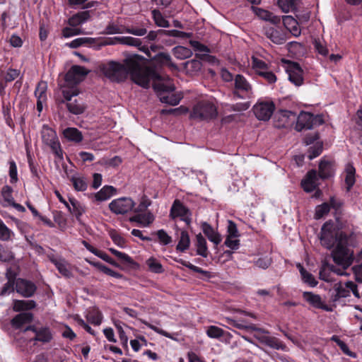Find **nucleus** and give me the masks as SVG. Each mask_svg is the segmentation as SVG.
Listing matches in <instances>:
<instances>
[{
	"label": "nucleus",
	"instance_id": "53",
	"mask_svg": "<svg viewBox=\"0 0 362 362\" xmlns=\"http://www.w3.org/2000/svg\"><path fill=\"white\" fill-rule=\"evenodd\" d=\"M330 211V206L327 202L317 205L315 208L314 217L315 219H320L328 214Z\"/></svg>",
	"mask_w": 362,
	"mask_h": 362
},
{
	"label": "nucleus",
	"instance_id": "40",
	"mask_svg": "<svg viewBox=\"0 0 362 362\" xmlns=\"http://www.w3.org/2000/svg\"><path fill=\"white\" fill-rule=\"evenodd\" d=\"M335 293L332 295L331 299L333 302L338 301L341 298L349 296V290L346 286H343L341 284H335Z\"/></svg>",
	"mask_w": 362,
	"mask_h": 362
},
{
	"label": "nucleus",
	"instance_id": "25",
	"mask_svg": "<svg viewBox=\"0 0 362 362\" xmlns=\"http://www.w3.org/2000/svg\"><path fill=\"white\" fill-rule=\"evenodd\" d=\"M33 320V315L31 313L23 312L16 315L11 323L15 329H21L23 325L30 323Z\"/></svg>",
	"mask_w": 362,
	"mask_h": 362
},
{
	"label": "nucleus",
	"instance_id": "18",
	"mask_svg": "<svg viewBox=\"0 0 362 362\" xmlns=\"http://www.w3.org/2000/svg\"><path fill=\"white\" fill-rule=\"evenodd\" d=\"M63 137L68 141L74 144H79L83 140L82 132L76 127H66L62 132Z\"/></svg>",
	"mask_w": 362,
	"mask_h": 362
},
{
	"label": "nucleus",
	"instance_id": "37",
	"mask_svg": "<svg viewBox=\"0 0 362 362\" xmlns=\"http://www.w3.org/2000/svg\"><path fill=\"white\" fill-rule=\"evenodd\" d=\"M127 28L123 25L115 23V22H110L105 30L101 33L103 35H114L126 33Z\"/></svg>",
	"mask_w": 362,
	"mask_h": 362
},
{
	"label": "nucleus",
	"instance_id": "38",
	"mask_svg": "<svg viewBox=\"0 0 362 362\" xmlns=\"http://www.w3.org/2000/svg\"><path fill=\"white\" fill-rule=\"evenodd\" d=\"M90 13L88 11H81L74 15L69 19V23L71 26L81 25L88 20Z\"/></svg>",
	"mask_w": 362,
	"mask_h": 362
},
{
	"label": "nucleus",
	"instance_id": "26",
	"mask_svg": "<svg viewBox=\"0 0 362 362\" xmlns=\"http://www.w3.org/2000/svg\"><path fill=\"white\" fill-rule=\"evenodd\" d=\"M66 207L80 221L81 216L85 212L84 206L75 198H69V203H66Z\"/></svg>",
	"mask_w": 362,
	"mask_h": 362
},
{
	"label": "nucleus",
	"instance_id": "3",
	"mask_svg": "<svg viewBox=\"0 0 362 362\" xmlns=\"http://www.w3.org/2000/svg\"><path fill=\"white\" fill-rule=\"evenodd\" d=\"M355 241V234L349 236L344 241L340 240L339 243L336 245V247L333 250L332 253L334 263L341 266L344 269H346L352 264V254L350 253L348 246L354 245Z\"/></svg>",
	"mask_w": 362,
	"mask_h": 362
},
{
	"label": "nucleus",
	"instance_id": "12",
	"mask_svg": "<svg viewBox=\"0 0 362 362\" xmlns=\"http://www.w3.org/2000/svg\"><path fill=\"white\" fill-rule=\"evenodd\" d=\"M16 291L24 298L34 296L37 291L36 285L31 281L18 278L16 279Z\"/></svg>",
	"mask_w": 362,
	"mask_h": 362
},
{
	"label": "nucleus",
	"instance_id": "5",
	"mask_svg": "<svg viewBox=\"0 0 362 362\" xmlns=\"http://www.w3.org/2000/svg\"><path fill=\"white\" fill-rule=\"evenodd\" d=\"M153 88L157 92L160 101L163 103L175 106L180 103L182 99V97L179 95L173 93L175 90L174 85L158 82L154 83Z\"/></svg>",
	"mask_w": 362,
	"mask_h": 362
},
{
	"label": "nucleus",
	"instance_id": "9",
	"mask_svg": "<svg viewBox=\"0 0 362 362\" xmlns=\"http://www.w3.org/2000/svg\"><path fill=\"white\" fill-rule=\"evenodd\" d=\"M252 93V86L241 74H237L234 78V90L233 94L235 97L240 99L245 98Z\"/></svg>",
	"mask_w": 362,
	"mask_h": 362
},
{
	"label": "nucleus",
	"instance_id": "7",
	"mask_svg": "<svg viewBox=\"0 0 362 362\" xmlns=\"http://www.w3.org/2000/svg\"><path fill=\"white\" fill-rule=\"evenodd\" d=\"M135 206L136 202L130 197H121L112 200L108 204V209L117 216H125L133 213Z\"/></svg>",
	"mask_w": 362,
	"mask_h": 362
},
{
	"label": "nucleus",
	"instance_id": "52",
	"mask_svg": "<svg viewBox=\"0 0 362 362\" xmlns=\"http://www.w3.org/2000/svg\"><path fill=\"white\" fill-rule=\"evenodd\" d=\"M109 235L113 243L119 247L124 248L127 246L126 240L115 230H111Z\"/></svg>",
	"mask_w": 362,
	"mask_h": 362
},
{
	"label": "nucleus",
	"instance_id": "14",
	"mask_svg": "<svg viewBox=\"0 0 362 362\" xmlns=\"http://www.w3.org/2000/svg\"><path fill=\"white\" fill-rule=\"evenodd\" d=\"M318 168L319 177L322 180H327L334 176L336 163L334 160H328L324 157L320 160Z\"/></svg>",
	"mask_w": 362,
	"mask_h": 362
},
{
	"label": "nucleus",
	"instance_id": "2",
	"mask_svg": "<svg viewBox=\"0 0 362 362\" xmlns=\"http://www.w3.org/2000/svg\"><path fill=\"white\" fill-rule=\"evenodd\" d=\"M354 234V232L347 233L340 230L337 228L334 222L329 220L322 225L320 239L322 245L329 250L335 245H337L339 243L341 240V241H344Z\"/></svg>",
	"mask_w": 362,
	"mask_h": 362
},
{
	"label": "nucleus",
	"instance_id": "13",
	"mask_svg": "<svg viewBox=\"0 0 362 362\" xmlns=\"http://www.w3.org/2000/svg\"><path fill=\"white\" fill-rule=\"evenodd\" d=\"M146 54L151 59L152 65L155 68H161L166 66L175 69H177V65L172 62L171 57L168 53L159 52L152 57L148 49Z\"/></svg>",
	"mask_w": 362,
	"mask_h": 362
},
{
	"label": "nucleus",
	"instance_id": "61",
	"mask_svg": "<svg viewBox=\"0 0 362 362\" xmlns=\"http://www.w3.org/2000/svg\"><path fill=\"white\" fill-rule=\"evenodd\" d=\"M257 74L264 78L270 84L274 83L277 79L276 75L271 71H258Z\"/></svg>",
	"mask_w": 362,
	"mask_h": 362
},
{
	"label": "nucleus",
	"instance_id": "51",
	"mask_svg": "<svg viewBox=\"0 0 362 362\" xmlns=\"http://www.w3.org/2000/svg\"><path fill=\"white\" fill-rule=\"evenodd\" d=\"M146 264L151 272L161 274L164 272L162 264L155 258L151 257L146 261Z\"/></svg>",
	"mask_w": 362,
	"mask_h": 362
},
{
	"label": "nucleus",
	"instance_id": "62",
	"mask_svg": "<svg viewBox=\"0 0 362 362\" xmlns=\"http://www.w3.org/2000/svg\"><path fill=\"white\" fill-rule=\"evenodd\" d=\"M70 69L78 78H81V81L89 72L85 67L80 65H73Z\"/></svg>",
	"mask_w": 362,
	"mask_h": 362
},
{
	"label": "nucleus",
	"instance_id": "1",
	"mask_svg": "<svg viewBox=\"0 0 362 362\" xmlns=\"http://www.w3.org/2000/svg\"><path fill=\"white\" fill-rule=\"evenodd\" d=\"M104 73L109 78L117 82L124 81L129 74L135 83L144 88L149 87L151 80H163L155 68L148 66L147 59L137 54L128 55L123 64L110 62L104 68Z\"/></svg>",
	"mask_w": 362,
	"mask_h": 362
},
{
	"label": "nucleus",
	"instance_id": "11",
	"mask_svg": "<svg viewBox=\"0 0 362 362\" xmlns=\"http://www.w3.org/2000/svg\"><path fill=\"white\" fill-rule=\"evenodd\" d=\"M275 110V105L272 101L257 103L253 107V112L259 120L268 121Z\"/></svg>",
	"mask_w": 362,
	"mask_h": 362
},
{
	"label": "nucleus",
	"instance_id": "45",
	"mask_svg": "<svg viewBox=\"0 0 362 362\" xmlns=\"http://www.w3.org/2000/svg\"><path fill=\"white\" fill-rule=\"evenodd\" d=\"M152 18L155 21V23L158 27L169 28L170 23L167 21L162 15L160 11L158 9H153L151 11Z\"/></svg>",
	"mask_w": 362,
	"mask_h": 362
},
{
	"label": "nucleus",
	"instance_id": "15",
	"mask_svg": "<svg viewBox=\"0 0 362 362\" xmlns=\"http://www.w3.org/2000/svg\"><path fill=\"white\" fill-rule=\"evenodd\" d=\"M303 298L311 306L317 309H321L327 312H332V308L325 304L320 295L315 294L310 291H304L303 293Z\"/></svg>",
	"mask_w": 362,
	"mask_h": 362
},
{
	"label": "nucleus",
	"instance_id": "19",
	"mask_svg": "<svg viewBox=\"0 0 362 362\" xmlns=\"http://www.w3.org/2000/svg\"><path fill=\"white\" fill-rule=\"evenodd\" d=\"M66 103V106L67 110L71 114L78 115L83 114L86 110V106L78 101L77 99H75L74 101H72V98L70 100H66L63 97L62 99L57 98L56 100V103L57 105Z\"/></svg>",
	"mask_w": 362,
	"mask_h": 362
},
{
	"label": "nucleus",
	"instance_id": "21",
	"mask_svg": "<svg viewBox=\"0 0 362 362\" xmlns=\"http://www.w3.org/2000/svg\"><path fill=\"white\" fill-rule=\"evenodd\" d=\"M82 244L89 252L94 254L95 256L100 257L103 260L105 261L106 262L110 264L111 265L115 267H120L119 264L105 252L94 247L86 240H82Z\"/></svg>",
	"mask_w": 362,
	"mask_h": 362
},
{
	"label": "nucleus",
	"instance_id": "34",
	"mask_svg": "<svg viewBox=\"0 0 362 362\" xmlns=\"http://www.w3.org/2000/svg\"><path fill=\"white\" fill-rule=\"evenodd\" d=\"M197 254L203 257H207L209 252L206 239L201 233L196 235Z\"/></svg>",
	"mask_w": 362,
	"mask_h": 362
},
{
	"label": "nucleus",
	"instance_id": "28",
	"mask_svg": "<svg viewBox=\"0 0 362 362\" xmlns=\"http://www.w3.org/2000/svg\"><path fill=\"white\" fill-rule=\"evenodd\" d=\"M53 339L51 329L48 327H40L37 329L35 333L33 341H40L42 343H49Z\"/></svg>",
	"mask_w": 362,
	"mask_h": 362
},
{
	"label": "nucleus",
	"instance_id": "43",
	"mask_svg": "<svg viewBox=\"0 0 362 362\" xmlns=\"http://www.w3.org/2000/svg\"><path fill=\"white\" fill-rule=\"evenodd\" d=\"M8 281L4 285L0 296H6L14 291L16 286V276L15 275L7 274Z\"/></svg>",
	"mask_w": 362,
	"mask_h": 362
},
{
	"label": "nucleus",
	"instance_id": "29",
	"mask_svg": "<svg viewBox=\"0 0 362 362\" xmlns=\"http://www.w3.org/2000/svg\"><path fill=\"white\" fill-rule=\"evenodd\" d=\"M283 23L286 29L295 37L300 35V29L297 21L291 16L283 17Z\"/></svg>",
	"mask_w": 362,
	"mask_h": 362
},
{
	"label": "nucleus",
	"instance_id": "58",
	"mask_svg": "<svg viewBox=\"0 0 362 362\" xmlns=\"http://www.w3.org/2000/svg\"><path fill=\"white\" fill-rule=\"evenodd\" d=\"M19 74L20 71L18 69L9 68L5 74L2 75L3 81H4L6 83L11 82L18 78Z\"/></svg>",
	"mask_w": 362,
	"mask_h": 362
},
{
	"label": "nucleus",
	"instance_id": "39",
	"mask_svg": "<svg viewBox=\"0 0 362 362\" xmlns=\"http://www.w3.org/2000/svg\"><path fill=\"white\" fill-rule=\"evenodd\" d=\"M189 244L190 239L188 232L185 230H182L180 233V240L176 246V250L177 251L184 252L189 248Z\"/></svg>",
	"mask_w": 362,
	"mask_h": 362
},
{
	"label": "nucleus",
	"instance_id": "60",
	"mask_svg": "<svg viewBox=\"0 0 362 362\" xmlns=\"http://www.w3.org/2000/svg\"><path fill=\"white\" fill-rule=\"evenodd\" d=\"M322 152V145L317 144L308 148V158L313 160L319 156Z\"/></svg>",
	"mask_w": 362,
	"mask_h": 362
},
{
	"label": "nucleus",
	"instance_id": "6",
	"mask_svg": "<svg viewBox=\"0 0 362 362\" xmlns=\"http://www.w3.org/2000/svg\"><path fill=\"white\" fill-rule=\"evenodd\" d=\"M81 78H78L70 69L64 76V81L60 84L62 96L66 100H70L71 98L79 94L78 84Z\"/></svg>",
	"mask_w": 362,
	"mask_h": 362
},
{
	"label": "nucleus",
	"instance_id": "50",
	"mask_svg": "<svg viewBox=\"0 0 362 362\" xmlns=\"http://www.w3.org/2000/svg\"><path fill=\"white\" fill-rule=\"evenodd\" d=\"M206 333L209 338L220 339L224 336L226 332L217 326L211 325L207 327Z\"/></svg>",
	"mask_w": 362,
	"mask_h": 362
},
{
	"label": "nucleus",
	"instance_id": "22",
	"mask_svg": "<svg viewBox=\"0 0 362 362\" xmlns=\"http://www.w3.org/2000/svg\"><path fill=\"white\" fill-rule=\"evenodd\" d=\"M313 114L306 112H301L298 116L295 129L301 132L303 129H312Z\"/></svg>",
	"mask_w": 362,
	"mask_h": 362
},
{
	"label": "nucleus",
	"instance_id": "41",
	"mask_svg": "<svg viewBox=\"0 0 362 362\" xmlns=\"http://www.w3.org/2000/svg\"><path fill=\"white\" fill-rule=\"evenodd\" d=\"M175 261L186 267L187 268H188L189 269L192 270L194 272L202 274L208 278L211 276L209 272L204 270L202 268L195 266L190 263L189 262L185 261L182 259H175Z\"/></svg>",
	"mask_w": 362,
	"mask_h": 362
},
{
	"label": "nucleus",
	"instance_id": "20",
	"mask_svg": "<svg viewBox=\"0 0 362 362\" xmlns=\"http://www.w3.org/2000/svg\"><path fill=\"white\" fill-rule=\"evenodd\" d=\"M344 173L346 191L349 192L356 183V168L353 163H348L345 165Z\"/></svg>",
	"mask_w": 362,
	"mask_h": 362
},
{
	"label": "nucleus",
	"instance_id": "36",
	"mask_svg": "<svg viewBox=\"0 0 362 362\" xmlns=\"http://www.w3.org/2000/svg\"><path fill=\"white\" fill-rule=\"evenodd\" d=\"M261 343L269 346L274 349H283L285 346L284 344L277 338L274 337L262 336L259 338Z\"/></svg>",
	"mask_w": 362,
	"mask_h": 362
},
{
	"label": "nucleus",
	"instance_id": "8",
	"mask_svg": "<svg viewBox=\"0 0 362 362\" xmlns=\"http://www.w3.org/2000/svg\"><path fill=\"white\" fill-rule=\"evenodd\" d=\"M42 139L43 143L51 148L56 157L63 159L64 152L54 130L44 125L42 131Z\"/></svg>",
	"mask_w": 362,
	"mask_h": 362
},
{
	"label": "nucleus",
	"instance_id": "48",
	"mask_svg": "<svg viewBox=\"0 0 362 362\" xmlns=\"http://www.w3.org/2000/svg\"><path fill=\"white\" fill-rule=\"evenodd\" d=\"M298 0H278L279 7L284 12L288 13L296 8Z\"/></svg>",
	"mask_w": 362,
	"mask_h": 362
},
{
	"label": "nucleus",
	"instance_id": "17",
	"mask_svg": "<svg viewBox=\"0 0 362 362\" xmlns=\"http://www.w3.org/2000/svg\"><path fill=\"white\" fill-rule=\"evenodd\" d=\"M318 177V173L315 170H309L301 181V187L304 191L311 192L315 189Z\"/></svg>",
	"mask_w": 362,
	"mask_h": 362
},
{
	"label": "nucleus",
	"instance_id": "33",
	"mask_svg": "<svg viewBox=\"0 0 362 362\" xmlns=\"http://www.w3.org/2000/svg\"><path fill=\"white\" fill-rule=\"evenodd\" d=\"M86 317L89 323L98 326L102 323L103 314L98 308H92L88 311Z\"/></svg>",
	"mask_w": 362,
	"mask_h": 362
},
{
	"label": "nucleus",
	"instance_id": "10",
	"mask_svg": "<svg viewBox=\"0 0 362 362\" xmlns=\"http://www.w3.org/2000/svg\"><path fill=\"white\" fill-rule=\"evenodd\" d=\"M286 72L289 81L296 86L303 85V70L298 62L287 60Z\"/></svg>",
	"mask_w": 362,
	"mask_h": 362
},
{
	"label": "nucleus",
	"instance_id": "55",
	"mask_svg": "<svg viewBox=\"0 0 362 362\" xmlns=\"http://www.w3.org/2000/svg\"><path fill=\"white\" fill-rule=\"evenodd\" d=\"M109 251L115 257H117L119 260H121L122 262L129 264H134L135 263L133 259L126 253L118 251L115 248H110Z\"/></svg>",
	"mask_w": 362,
	"mask_h": 362
},
{
	"label": "nucleus",
	"instance_id": "32",
	"mask_svg": "<svg viewBox=\"0 0 362 362\" xmlns=\"http://www.w3.org/2000/svg\"><path fill=\"white\" fill-rule=\"evenodd\" d=\"M37 305L33 300H13V310L15 312L28 311L34 309Z\"/></svg>",
	"mask_w": 362,
	"mask_h": 362
},
{
	"label": "nucleus",
	"instance_id": "16",
	"mask_svg": "<svg viewBox=\"0 0 362 362\" xmlns=\"http://www.w3.org/2000/svg\"><path fill=\"white\" fill-rule=\"evenodd\" d=\"M47 85L45 81L39 82L35 88V95L37 98V110L39 112H42L43 104L47 103Z\"/></svg>",
	"mask_w": 362,
	"mask_h": 362
},
{
	"label": "nucleus",
	"instance_id": "24",
	"mask_svg": "<svg viewBox=\"0 0 362 362\" xmlns=\"http://www.w3.org/2000/svg\"><path fill=\"white\" fill-rule=\"evenodd\" d=\"M265 35L276 45H282L286 41V34L282 30H277L273 27L265 29Z\"/></svg>",
	"mask_w": 362,
	"mask_h": 362
},
{
	"label": "nucleus",
	"instance_id": "35",
	"mask_svg": "<svg viewBox=\"0 0 362 362\" xmlns=\"http://www.w3.org/2000/svg\"><path fill=\"white\" fill-rule=\"evenodd\" d=\"M88 262L90 263V264L95 267V268L99 269L100 272H103L104 274H105L107 275L115 277L116 279L123 278L122 274L111 269L110 268L107 267L106 265L102 264L100 262L88 261Z\"/></svg>",
	"mask_w": 362,
	"mask_h": 362
},
{
	"label": "nucleus",
	"instance_id": "44",
	"mask_svg": "<svg viewBox=\"0 0 362 362\" xmlns=\"http://www.w3.org/2000/svg\"><path fill=\"white\" fill-rule=\"evenodd\" d=\"M173 55L178 59H185L192 55L190 49L183 46H177L173 49Z\"/></svg>",
	"mask_w": 362,
	"mask_h": 362
},
{
	"label": "nucleus",
	"instance_id": "59",
	"mask_svg": "<svg viewBox=\"0 0 362 362\" xmlns=\"http://www.w3.org/2000/svg\"><path fill=\"white\" fill-rule=\"evenodd\" d=\"M95 42V39L91 37H79L72 40L69 46L71 48H78L86 44H92Z\"/></svg>",
	"mask_w": 362,
	"mask_h": 362
},
{
	"label": "nucleus",
	"instance_id": "27",
	"mask_svg": "<svg viewBox=\"0 0 362 362\" xmlns=\"http://www.w3.org/2000/svg\"><path fill=\"white\" fill-rule=\"evenodd\" d=\"M117 193V189L115 187L112 185H105L94 194V197L97 202H103L116 195Z\"/></svg>",
	"mask_w": 362,
	"mask_h": 362
},
{
	"label": "nucleus",
	"instance_id": "63",
	"mask_svg": "<svg viewBox=\"0 0 362 362\" xmlns=\"http://www.w3.org/2000/svg\"><path fill=\"white\" fill-rule=\"evenodd\" d=\"M227 233H228L227 236L235 237V238H238L240 236V233L238 230L237 225L233 221H231V220L228 221Z\"/></svg>",
	"mask_w": 362,
	"mask_h": 362
},
{
	"label": "nucleus",
	"instance_id": "54",
	"mask_svg": "<svg viewBox=\"0 0 362 362\" xmlns=\"http://www.w3.org/2000/svg\"><path fill=\"white\" fill-rule=\"evenodd\" d=\"M71 181L73 184L74 188L76 191L83 192L86 190L88 185L83 177H71Z\"/></svg>",
	"mask_w": 362,
	"mask_h": 362
},
{
	"label": "nucleus",
	"instance_id": "49",
	"mask_svg": "<svg viewBox=\"0 0 362 362\" xmlns=\"http://www.w3.org/2000/svg\"><path fill=\"white\" fill-rule=\"evenodd\" d=\"M159 32L162 33V35L166 36L180 37L183 39L189 38L192 37V33L177 30H160Z\"/></svg>",
	"mask_w": 362,
	"mask_h": 362
},
{
	"label": "nucleus",
	"instance_id": "64",
	"mask_svg": "<svg viewBox=\"0 0 362 362\" xmlns=\"http://www.w3.org/2000/svg\"><path fill=\"white\" fill-rule=\"evenodd\" d=\"M11 233V230L0 220V240H8Z\"/></svg>",
	"mask_w": 362,
	"mask_h": 362
},
{
	"label": "nucleus",
	"instance_id": "56",
	"mask_svg": "<svg viewBox=\"0 0 362 362\" xmlns=\"http://www.w3.org/2000/svg\"><path fill=\"white\" fill-rule=\"evenodd\" d=\"M151 201L148 198V197L144 194L141 197L139 204L137 207L135 206V209L133 210V213H144L145 212L148 207L151 205Z\"/></svg>",
	"mask_w": 362,
	"mask_h": 362
},
{
	"label": "nucleus",
	"instance_id": "57",
	"mask_svg": "<svg viewBox=\"0 0 362 362\" xmlns=\"http://www.w3.org/2000/svg\"><path fill=\"white\" fill-rule=\"evenodd\" d=\"M8 164H9L8 175L10 177V182L11 184L16 183L17 181L18 180L16 163L13 159H11L8 161Z\"/></svg>",
	"mask_w": 362,
	"mask_h": 362
},
{
	"label": "nucleus",
	"instance_id": "46",
	"mask_svg": "<svg viewBox=\"0 0 362 362\" xmlns=\"http://www.w3.org/2000/svg\"><path fill=\"white\" fill-rule=\"evenodd\" d=\"M152 235H156L157 236V240H155V241H158L160 245H168L173 242L172 237L170 236L163 229H160L153 232Z\"/></svg>",
	"mask_w": 362,
	"mask_h": 362
},
{
	"label": "nucleus",
	"instance_id": "47",
	"mask_svg": "<svg viewBox=\"0 0 362 362\" xmlns=\"http://www.w3.org/2000/svg\"><path fill=\"white\" fill-rule=\"evenodd\" d=\"M52 263L57 267L59 272L65 277H69L71 275L70 270L67 268L66 265L61 259H57L54 257H49Z\"/></svg>",
	"mask_w": 362,
	"mask_h": 362
},
{
	"label": "nucleus",
	"instance_id": "31",
	"mask_svg": "<svg viewBox=\"0 0 362 362\" xmlns=\"http://www.w3.org/2000/svg\"><path fill=\"white\" fill-rule=\"evenodd\" d=\"M170 215L173 217H182L191 215L189 210L180 200L175 199L170 209Z\"/></svg>",
	"mask_w": 362,
	"mask_h": 362
},
{
	"label": "nucleus",
	"instance_id": "30",
	"mask_svg": "<svg viewBox=\"0 0 362 362\" xmlns=\"http://www.w3.org/2000/svg\"><path fill=\"white\" fill-rule=\"evenodd\" d=\"M116 40L119 42L120 45H126L138 47L139 50L143 51L145 53L148 49L146 45H141L142 42L139 38H135L130 36H122L120 37V38H117Z\"/></svg>",
	"mask_w": 362,
	"mask_h": 362
},
{
	"label": "nucleus",
	"instance_id": "4",
	"mask_svg": "<svg viewBox=\"0 0 362 362\" xmlns=\"http://www.w3.org/2000/svg\"><path fill=\"white\" fill-rule=\"evenodd\" d=\"M217 115V108L214 104L203 100L194 105L189 118L198 121H209L215 119Z\"/></svg>",
	"mask_w": 362,
	"mask_h": 362
},
{
	"label": "nucleus",
	"instance_id": "42",
	"mask_svg": "<svg viewBox=\"0 0 362 362\" xmlns=\"http://www.w3.org/2000/svg\"><path fill=\"white\" fill-rule=\"evenodd\" d=\"M299 272L304 283L307 284L310 287H315L317 285L318 281L315 279V276L311 273L308 272L304 267L300 266Z\"/></svg>",
	"mask_w": 362,
	"mask_h": 362
},
{
	"label": "nucleus",
	"instance_id": "23",
	"mask_svg": "<svg viewBox=\"0 0 362 362\" xmlns=\"http://www.w3.org/2000/svg\"><path fill=\"white\" fill-rule=\"evenodd\" d=\"M201 228L209 241L216 247L222 240L221 235L209 223L203 222Z\"/></svg>",
	"mask_w": 362,
	"mask_h": 362
}]
</instances>
